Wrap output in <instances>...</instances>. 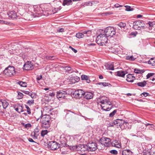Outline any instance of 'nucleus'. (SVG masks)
<instances>
[{
  "mask_svg": "<svg viewBox=\"0 0 155 155\" xmlns=\"http://www.w3.org/2000/svg\"><path fill=\"white\" fill-rule=\"evenodd\" d=\"M24 8L25 12L24 14V18L27 20H31L33 17H37L36 14L34 13V8L32 6L29 4L24 5Z\"/></svg>",
  "mask_w": 155,
  "mask_h": 155,
  "instance_id": "nucleus-1",
  "label": "nucleus"
},
{
  "mask_svg": "<svg viewBox=\"0 0 155 155\" xmlns=\"http://www.w3.org/2000/svg\"><path fill=\"white\" fill-rule=\"evenodd\" d=\"M21 7H23L21 5H16L15 7H13V8L15 11H11L9 12L8 13L9 18L12 19H17L18 18H19V16L17 15L16 11L18 12L20 10V9Z\"/></svg>",
  "mask_w": 155,
  "mask_h": 155,
  "instance_id": "nucleus-2",
  "label": "nucleus"
},
{
  "mask_svg": "<svg viewBox=\"0 0 155 155\" xmlns=\"http://www.w3.org/2000/svg\"><path fill=\"white\" fill-rule=\"evenodd\" d=\"M107 37L104 34H102L99 35L96 38V41L97 44L103 45V44L107 43Z\"/></svg>",
  "mask_w": 155,
  "mask_h": 155,
  "instance_id": "nucleus-3",
  "label": "nucleus"
},
{
  "mask_svg": "<svg viewBox=\"0 0 155 155\" xmlns=\"http://www.w3.org/2000/svg\"><path fill=\"white\" fill-rule=\"evenodd\" d=\"M15 73V68L13 66H9L6 68L4 71L3 74L6 76L11 77Z\"/></svg>",
  "mask_w": 155,
  "mask_h": 155,
  "instance_id": "nucleus-4",
  "label": "nucleus"
},
{
  "mask_svg": "<svg viewBox=\"0 0 155 155\" xmlns=\"http://www.w3.org/2000/svg\"><path fill=\"white\" fill-rule=\"evenodd\" d=\"M105 35L107 37H113L116 34L115 30L113 27H108L104 30Z\"/></svg>",
  "mask_w": 155,
  "mask_h": 155,
  "instance_id": "nucleus-5",
  "label": "nucleus"
},
{
  "mask_svg": "<svg viewBox=\"0 0 155 155\" xmlns=\"http://www.w3.org/2000/svg\"><path fill=\"white\" fill-rule=\"evenodd\" d=\"M41 122L43 126L46 128H48L49 127L50 119L48 117H43L41 119Z\"/></svg>",
  "mask_w": 155,
  "mask_h": 155,
  "instance_id": "nucleus-6",
  "label": "nucleus"
},
{
  "mask_svg": "<svg viewBox=\"0 0 155 155\" xmlns=\"http://www.w3.org/2000/svg\"><path fill=\"white\" fill-rule=\"evenodd\" d=\"M128 124L127 122L122 119H117L114 121V124L117 126H119L121 128H122L123 125H127Z\"/></svg>",
  "mask_w": 155,
  "mask_h": 155,
  "instance_id": "nucleus-7",
  "label": "nucleus"
},
{
  "mask_svg": "<svg viewBox=\"0 0 155 155\" xmlns=\"http://www.w3.org/2000/svg\"><path fill=\"white\" fill-rule=\"evenodd\" d=\"M97 144L95 143L92 142L87 144V149L90 151H94L97 150Z\"/></svg>",
  "mask_w": 155,
  "mask_h": 155,
  "instance_id": "nucleus-8",
  "label": "nucleus"
},
{
  "mask_svg": "<svg viewBox=\"0 0 155 155\" xmlns=\"http://www.w3.org/2000/svg\"><path fill=\"white\" fill-rule=\"evenodd\" d=\"M48 147L52 150H55L59 148L58 144L55 141H51L48 144Z\"/></svg>",
  "mask_w": 155,
  "mask_h": 155,
  "instance_id": "nucleus-9",
  "label": "nucleus"
},
{
  "mask_svg": "<svg viewBox=\"0 0 155 155\" xmlns=\"http://www.w3.org/2000/svg\"><path fill=\"white\" fill-rule=\"evenodd\" d=\"M34 68L33 65L31 62L28 61L23 66V69L26 70H31Z\"/></svg>",
  "mask_w": 155,
  "mask_h": 155,
  "instance_id": "nucleus-10",
  "label": "nucleus"
},
{
  "mask_svg": "<svg viewBox=\"0 0 155 155\" xmlns=\"http://www.w3.org/2000/svg\"><path fill=\"white\" fill-rule=\"evenodd\" d=\"M84 91L81 89H79L75 91L74 94V95L76 96V97L80 98L82 96L84 95Z\"/></svg>",
  "mask_w": 155,
  "mask_h": 155,
  "instance_id": "nucleus-11",
  "label": "nucleus"
},
{
  "mask_svg": "<svg viewBox=\"0 0 155 155\" xmlns=\"http://www.w3.org/2000/svg\"><path fill=\"white\" fill-rule=\"evenodd\" d=\"M67 94L65 91L60 90L57 92L56 97L58 98H64L65 95Z\"/></svg>",
  "mask_w": 155,
  "mask_h": 155,
  "instance_id": "nucleus-12",
  "label": "nucleus"
},
{
  "mask_svg": "<svg viewBox=\"0 0 155 155\" xmlns=\"http://www.w3.org/2000/svg\"><path fill=\"white\" fill-rule=\"evenodd\" d=\"M65 111H68L70 112L68 113H67V114L66 115L65 117L66 119L68 120H71L73 118L74 116V113L71 111L70 110H65Z\"/></svg>",
  "mask_w": 155,
  "mask_h": 155,
  "instance_id": "nucleus-13",
  "label": "nucleus"
},
{
  "mask_svg": "<svg viewBox=\"0 0 155 155\" xmlns=\"http://www.w3.org/2000/svg\"><path fill=\"white\" fill-rule=\"evenodd\" d=\"M83 96L85 98L87 99H89L93 98V94L91 92H84Z\"/></svg>",
  "mask_w": 155,
  "mask_h": 155,
  "instance_id": "nucleus-14",
  "label": "nucleus"
},
{
  "mask_svg": "<svg viewBox=\"0 0 155 155\" xmlns=\"http://www.w3.org/2000/svg\"><path fill=\"white\" fill-rule=\"evenodd\" d=\"M141 21H138L134 22L133 28L136 30H140V23Z\"/></svg>",
  "mask_w": 155,
  "mask_h": 155,
  "instance_id": "nucleus-15",
  "label": "nucleus"
},
{
  "mask_svg": "<svg viewBox=\"0 0 155 155\" xmlns=\"http://www.w3.org/2000/svg\"><path fill=\"white\" fill-rule=\"evenodd\" d=\"M104 138L103 145L105 147H109L111 143L110 139L106 137H104Z\"/></svg>",
  "mask_w": 155,
  "mask_h": 155,
  "instance_id": "nucleus-16",
  "label": "nucleus"
},
{
  "mask_svg": "<svg viewBox=\"0 0 155 155\" xmlns=\"http://www.w3.org/2000/svg\"><path fill=\"white\" fill-rule=\"evenodd\" d=\"M127 78L126 80L127 82H132L135 79V78L131 74H129L127 75Z\"/></svg>",
  "mask_w": 155,
  "mask_h": 155,
  "instance_id": "nucleus-17",
  "label": "nucleus"
},
{
  "mask_svg": "<svg viewBox=\"0 0 155 155\" xmlns=\"http://www.w3.org/2000/svg\"><path fill=\"white\" fill-rule=\"evenodd\" d=\"M78 147H79V148H81V150H80L81 151H84V150H83L82 149L83 148H87V145H85V144H80V145H79L77 147V146H73L72 147V148L73 149H77V148Z\"/></svg>",
  "mask_w": 155,
  "mask_h": 155,
  "instance_id": "nucleus-18",
  "label": "nucleus"
},
{
  "mask_svg": "<svg viewBox=\"0 0 155 155\" xmlns=\"http://www.w3.org/2000/svg\"><path fill=\"white\" fill-rule=\"evenodd\" d=\"M72 4L71 0H64L63 2V5L65 6V5H72Z\"/></svg>",
  "mask_w": 155,
  "mask_h": 155,
  "instance_id": "nucleus-19",
  "label": "nucleus"
},
{
  "mask_svg": "<svg viewBox=\"0 0 155 155\" xmlns=\"http://www.w3.org/2000/svg\"><path fill=\"white\" fill-rule=\"evenodd\" d=\"M0 104L2 105L4 109H6L9 105V103L5 101H0Z\"/></svg>",
  "mask_w": 155,
  "mask_h": 155,
  "instance_id": "nucleus-20",
  "label": "nucleus"
},
{
  "mask_svg": "<svg viewBox=\"0 0 155 155\" xmlns=\"http://www.w3.org/2000/svg\"><path fill=\"white\" fill-rule=\"evenodd\" d=\"M77 82L76 80H75V77H70L69 79L68 82L70 84H74Z\"/></svg>",
  "mask_w": 155,
  "mask_h": 155,
  "instance_id": "nucleus-21",
  "label": "nucleus"
},
{
  "mask_svg": "<svg viewBox=\"0 0 155 155\" xmlns=\"http://www.w3.org/2000/svg\"><path fill=\"white\" fill-rule=\"evenodd\" d=\"M117 75L119 76L124 77L125 76L126 73L124 71H119L117 72Z\"/></svg>",
  "mask_w": 155,
  "mask_h": 155,
  "instance_id": "nucleus-22",
  "label": "nucleus"
},
{
  "mask_svg": "<svg viewBox=\"0 0 155 155\" xmlns=\"http://www.w3.org/2000/svg\"><path fill=\"white\" fill-rule=\"evenodd\" d=\"M60 143L62 146L63 147H67L68 146L66 143V138H64L63 139H61L60 140Z\"/></svg>",
  "mask_w": 155,
  "mask_h": 155,
  "instance_id": "nucleus-23",
  "label": "nucleus"
},
{
  "mask_svg": "<svg viewBox=\"0 0 155 155\" xmlns=\"http://www.w3.org/2000/svg\"><path fill=\"white\" fill-rule=\"evenodd\" d=\"M112 145L118 148H120L121 147L120 144L118 142L117 140H115L113 142Z\"/></svg>",
  "mask_w": 155,
  "mask_h": 155,
  "instance_id": "nucleus-24",
  "label": "nucleus"
},
{
  "mask_svg": "<svg viewBox=\"0 0 155 155\" xmlns=\"http://www.w3.org/2000/svg\"><path fill=\"white\" fill-rule=\"evenodd\" d=\"M136 59V58H134L133 55H128L126 56V59L130 61H134Z\"/></svg>",
  "mask_w": 155,
  "mask_h": 155,
  "instance_id": "nucleus-25",
  "label": "nucleus"
},
{
  "mask_svg": "<svg viewBox=\"0 0 155 155\" xmlns=\"http://www.w3.org/2000/svg\"><path fill=\"white\" fill-rule=\"evenodd\" d=\"M148 64L152 66L155 65V58H151L148 61Z\"/></svg>",
  "mask_w": 155,
  "mask_h": 155,
  "instance_id": "nucleus-26",
  "label": "nucleus"
},
{
  "mask_svg": "<svg viewBox=\"0 0 155 155\" xmlns=\"http://www.w3.org/2000/svg\"><path fill=\"white\" fill-rule=\"evenodd\" d=\"M15 110L19 113L22 112L23 110V107L21 106H19L18 107L15 108Z\"/></svg>",
  "mask_w": 155,
  "mask_h": 155,
  "instance_id": "nucleus-27",
  "label": "nucleus"
},
{
  "mask_svg": "<svg viewBox=\"0 0 155 155\" xmlns=\"http://www.w3.org/2000/svg\"><path fill=\"white\" fill-rule=\"evenodd\" d=\"M146 84V82L145 81L143 82H138L137 83V84L138 86L140 87H144L145 86Z\"/></svg>",
  "mask_w": 155,
  "mask_h": 155,
  "instance_id": "nucleus-28",
  "label": "nucleus"
},
{
  "mask_svg": "<svg viewBox=\"0 0 155 155\" xmlns=\"http://www.w3.org/2000/svg\"><path fill=\"white\" fill-rule=\"evenodd\" d=\"M117 25L120 27V28H124L125 27H126V24L125 23L120 22Z\"/></svg>",
  "mask_w": 155,
  "mask_h": 155,
  "instance_id": "nucleus-29",
  "label": "nucleus"
},
{
  "mask_svg": "<svg viewBox=\"0 0 155 155\" xmlns=\"http://www.w3.org/2000/svg\"><path fill=\"white\" fill-rule=\"evenodd\" d=\"M76 37L78 38H83L84 37H85V36L82 33H78L76 34Z\"/></svg>",
  "mask_w": 155,
  "mask_h": 155,
  "instance_id": "nucleus-30",
  "label": "nucleus"
},
{
  "mask_svg": "<svg viewBox=\"0 0 155 155\" xmlns=\"http://www.w3.org/2000/svg\"><path fill=\"white\" fill-rule=\"evenodd\" d=\"M17 83L20 85L21 87H26L27 86V83L25 82L21 81H19Z\"/></svg>",
  "mask_w": 155,
  "mask_h": 155,
  "instance_id": "nucleus-31",
  "label": "nucleus"
},
{
  "mask_svg": "<svg viewBox=\"0 0 155 155\" xmlns=\"http://www.w3.org/2000/svg\"><path fill=\"white\" fill-rule=\"evenodd\" d=\"M91 31L90 30L87 31H85L83 32V34L86 36L87 37L89 36L91 34Z\"/></svg>",
  "mask_w": 155,
  "mask_h": 155,
  "instance_id": "nucleus-32",
  "label": "nucleus"
},
{
  "mask_svg": "<svg viewBox=\"0 0 155 155\" xmlns=\"http://www.w3.org/2000/svg\"><path fill=\"white\" fill-rule=\"evenodd\" d=\"M134 72L136 74H141L144 72V71L143 70H140L138 69H135L134 70Z\"/></svg>",
  "mask_w": 155,
  "mask_h": 155,
  "instance_id": "nucleus-33",
  "label": "nucleus"
},
{
  "mask_svg": "<svg viewBox=\"0 0 155 155\" xmlns=\"http://www.w3.org/2000/svg\"><path fill=\"white\" fill-rule=\"evenodd\" d=\"M103 100H104V101L105 103H107L109 105H112L111 102L110 101L108 98L106 97H104Z\"/></svg>",
  "mask_w": 155,
  "mask_h": 155,
  "instance_id": "nucleus-34",
  "label": "nucleus"
},
{
  "mask_svg": "<svg viewBox=\"0 0 155 155\" xmlns=\"http://www.w3.org/2000/svg\"><path fill=\"white\" fill-rule=\"evenodd\" d=\"M127 153H131V151L129 150H125L123 151L122 154V155H130L128 154H127Z\"/></svg>",
  "mask_w": 155,
  "mask_h": 155,
  "instance_id": "nucleus-35",
  "label": "nucleus"
},
{
  "mask_svg": "<svg viewBox=\"0 0 155 155\" xmlns=\"http://www.w3.org/2000/svg\"><path fill=\"white\" fill-rule=\"evenodd\" d=\"M125 7H126V10L127 11H132L134 9L133 8H131V7L128 5L125 6Z\"/></svg>",
  "mask_w": 155,
  "mask_h": 155,
  "instance_id": "nucleus-36",
  "label": "nucleus"
},
{
  "mask_svg": "<svg viewBox=\"0 0 155 155\" xmlns=\"http://www.w3.org/2000/svg\"><path fill=\"white\" fill-rule=\"evenodd\" d=\"M145 125L146 126H147L148 125H150L151 126L150 128H149V129L150 130H152V129L151 128H153L155 130V126H154L153 124H151L149 123L147 124H145Z\"/></svg>",
  "mask_w": 155,
  "mask_h": 155,
  "instance_id": "nucleus-37",
  "label": "nucleus"
},
{
  "mask_svg": "<svg viewBox=\"0 0 155 155\" xmlns=\"http://www.w3.org/2000/svg\"><path fill=\"white\" fill-rule=\"evenodd\" d=\"M81 78L82 80L86 81L89 77L87 75H82L81 76Z\"/></svg>",
  "mask_w": 155,
  "mask_h": 155,
  "instance_id": "nucleus-38",
  "label": "nucleus"
},
{
  "mask_svg": "<svg viewBox=\"0 0 155 155\" xmlns=\"http://www.w3.org/2000/svg\"><path fill=\"white\" fill-rule=\"evenodd\" d=\"M117 112V110H115L109 114V117H113Z\"/></svg>",
  "mask_w": 155,
  "mask_h": 155,
  "instance_id": "nucleus-39",
  "label": "nucleus"
},
{
  "mask_svg": "<svg viewBox=\"0 0 155 155\" xmlns=\"http://www.w3.org/2000/svg\"><path fill=\"white\" fill-rule=\"evenodd\" d=\"M48 133L47 130H42L41 133V136L42 137H44V136L46 134Z\"/></svg>",
  "mask_w": 155,
  "mask_h": 155,
  "instance_id": "nucleus-40",
  "label": "nucleus"
},
{
  "mask_svg": "<svg viewBox=\"0 0 155 155\" xmlns=\"http://www.w3.org/2000/svg\"><path fill=\"white\" fill-rule=\"evenodd\" d=\"M148 24H149V27H153L155 25V22L153 21V22H151L150 21L148 22Z\"/></svg>",
  "mask_w": 155,
  "mask_h": 155,
  "instance_id": "nucleus-41",
  "label": "nucleus"
},
{
  "mask_svg": "<svg viewBox=\"0 0 155 155\" xmlns=\"http://www.w3.org/2000/svg\"><path fill=\"white\" fill-rule=\"evenodd\" d=\"M39 131L38 129V128H36L34 130V135L35 136H36L37 137V136L38 135V133Z\"/></svg>",
  "mask_w": 155,
  "mask_h": 155,
  "instance_id": "nucleus-42",
  "label": "nucleus"
},
{
  "mask_svg": "<svg viewBox=\"0 0 155 155\" xmlns=\"http://www.w3.org/2000/svg\"><path fill=\"white\" fill-rule=\"evenodd\" d=\"M23 94L21 92H19L18 93V95L17 96L18 98L20 99L22 98L23 97Z\"/></svg>",
  "mask_w": 155,
  "mask_h": 155,
  "instance_id": "nucleus-43",
  "label": "nucleus"
},
{
  "mask_svg": "<svg viewBox=\"0 0 155 155\" xmlns=\"http://www.w3.org/2000/svg\"><path fill=\"white\" fill-rule=\"evenodd\" d=\"M145 27V24L144 23V22L143 21H141V23H140V29H141V28H144Z\"/></svg>",
  "mask_w": 155,
  "mask_h": 155,
  "instance_id": "nucleus-44",
  "label": "nucleus"
},
{
  "mask_svg": "<svg viewBox=\"0 0 155 155\" xmlns=\"http://www.w3.org/2000/svg\"><path fill=\"white\" fill-rule=\"evenodd\" d=\"M34 103V100L32 99L31 100H28L27 102V104L28 105H31Z\"/></svg>",
  "mask_w": 155,
  "mask_h": 155,
  "instance_id": "nucleus-45",
  "label": "nucleus"
},
{
  "mask_svg": "<svg viewBox=\"0 0 155 155\" xmlns=\"http://www.w3.org/2000/svg\"><path fill=\"white\" fill-rule=\"evenodd\" d=\"M32 98H35L36 97V94L35 93H30V94L29 95Z\"/></svg>",
  "mask_w": 155,
  "mask_h": 155,
  "instance_id": "nucleus-46",
  "label": "nucleus"
},
{
  "mask_svg": "<svg viewBox=\"0 0 155 155\" xmlns=\"http://www.w3.org/2000/svg\"><path fill=\"white\" fill-rule=\"evenodd\" d=\"M110 153L113 154L114 155H116L117 153V151L116 150H112L110 151Z\"/></svg>",
  "mask_w": 155,
  "mask_h": 155,
  "instance_id": "nucleus-47",
  "label": "nucleus"
},
{
  "mask_svg": "<svg viewBox=\"0 0 155 155\" xmlns=\"http://www.w3.org/2000/svg\"><path fill=\"white\" fill-rule=\"evenodd\" d=\"M154 74L153 73H148L147 75V79L149 78L150 77L153 76L154 75Z\"/></svg>",
  "mask_w": 155,
  "mask_h": 155,
  "instance_id": "nucleus-48",
  "label": "nucleus"
},
{
  "mask_svg": "<svg viewBox=\"0 0 155 155\" xmlns=\"http://www.w3.org/2000/svg\"><path fill=\"white\" fill-rule=\"evenodd\" d=\"M64 69L66 71H70L71 70V68L70 66H66L64 68Z\"/></svg>",
  "mask_w": 155,
  "mask_h": 155,
  "instance_id": "nucleus-49",
  "label": "nucleus"
},
{
  "mask_svg": "<svg viewBox=\"0 0 155 155\" xmlns=\"http://www.w3.org/2000/svg\"><path fill=\"white\" fill-rule=\"evenodd\" d=\"M25 107L27 109V112L28 114L31 113V110L29 107L27 105H25Z\"/></svg>",
  "mask_w": 155,
  "mask_h": 155,
  "instance_id": "nucleus-50",
  "label": "nucleus"
},
{
  "mask_svg": "<svg viewBox=\"0 0 155 155\" xmlns=\"http://www.w3.org/2000/svg\"><path fill=\"white\" fill-rule=\"evenodd\" d=\"M104 137H102L100 139V140L99 141V142L103 145V143H104Z\"/></svg>",
  "mask_w": 155,
  "mask_h": 155,
  "instance_id": "nucleus-51",
  "label": "nucleus"
},
{
  "mask_svg": "<svg viewBox=\"0 0 155 155\" xmlns=\"http://www.w3.org/2000/svg\"><path fill=\"white\" fill-rule=\"evenodd\" d=\"M141 95V96H142V95H143L144 97H146L149 95V94L147 92H144L142 93Z\"/></svg>",
  "mask_w": 155,
  "mask_h": 155,
  "instance_id": "nucleus-52",
  "label": "nucleus"
},
{
  "mask_svg": "<svg viewBox=\"0 0 155 155\" xmlns=\"http://www.w3.org/2000/svg\"><path fill=\"white\" fill-rule=\"evenodd\" d=\"M108 68L109 70H114V67L113 65L110 64V65H109L108 67Z\"/></svg>",
  "mask_w": 155,
  "mask_h": 155,
  "instance_id": "nucleus-53",
  "label": "nucleus"
},
{
  "mask_svg": "<svg viewBox=\"0 0 155 155\" xmlns=\"http://www.w3.org/2000/svg\"><path fill=\"white\" fill-rule=\"evenodd\" d=\"M111 52L114 53L115 54H116L118 53V51H116V50L114 51V48H111Z\"/></svg>",
  "mask_w": 155,
  "mask_h": 155,
  "instance_id": "nucleus-54",
  "label": "nucleus"
},
{
  "mask_svg": "<svg viewBox=\"0 0 155 155\" xmlns=\"http://www.w3.org/2000/svg\"><path fill=\"white\" fill-rule=\"evenodd\" d=\"M42 78V76L41 75H40L39 76L38 75L36 77V79L37 81H38L41 79Z\"/></svg>",
  "mask_w": 155,
  "mask_h": 155,
  "instance_id": "nucleus-55",
  "label": "nucleus"
},
{
  "mask_svg": "<svg viewBox=\"0 0 155 155\" xmlns=\"http://www.w3.org/2000/svg\"><path fill=\"white\" fill-rule=\"evenodd\" d=\"M54 57L53 56H48L47 57V59H48L49 60H54Z\"/></svg>",
  "mask_w": 155,
  "mask_h": 155,
  "instance_id": "nucleus-56",
  "label": "nucleus"
},
{
  "mask_svg": "<svg viewBox=\"0 0 155 155\" xmlns=\"http://www.w3.org/2000/svg\"><path fill=\"white\" fill-rule=\"evenodd\" d=\"M31 124H29V123H28V124H25V128H28V127H31Z\"/></svg>",
  "mask_w": 155,
  "mask_h": 155,
  "instance_id": "nucleus-57",
  "label": "nucleus"
},
{
  "mask_svg": "<svg viewBox=\"0 0 155 155\" xmlns=\"http://www.w3.org/2000/svg\"><path fill=\"white\" fill-rule=\"evenodd\" d=\"M0 23L7 24L8 23V22L6 21H3L2 20H1V21H0Z\"/></svg>",
  "mask_w": 155,
  "mask_h": 155,
  "instance_id": "nucleus-58",
  "label": "nucleus"
},
{
  "mask_svg": "<svg viewBox=\"0 0 155 155\" xmlns=\"http://www.w3.org/2000/svg\"><path fill=\"white\" fill-rule=\"evenodd\" d=\"M113 13L111 12H105L103 13V14L104 15H111L113 14Z\"/></svg>",
  "mask_w": 155,
  "mask_h": 155,
  "instance_id": "nucleus-59",
  "label": "nucleus"
},
{
  "mask_svg": "<svg viewBox=\"0 0 155 155\" xmlns=\"http://www.w3.org/2000/svg\"><path fill=\"white\" fill-rule=\"evenodd\" d=\"M103 86H108L109 85H110L109 83L107 82H103Z\"/></svg>",
  "mask_w": 155,
  "mask_h": 155,
  "instance_id": "nucleus-60",
  "label": "nucleus"
},
{
  "mask_svg": "<svg viewBox=\"0 0 155 155\" xmlns=\"http://www.w3.org/2000/svg\"><path fill=\"white\" fill-rule=\"evenodd\" d=\"M69 48H71V50L75 53H76L77 52V51L74 49V48H73L71 46H70L69 47Z\"/></svg>",
  "mask_w": 155,
  "mask_h": 155,
  "instance_id": "nucleus-61",
  "label": "nucleus"
},
{
  "mask_svg": "<svg viewBox=\"0 0 155 155\" xmlns=\"http://www.w3.org/2000/svg\"><path fill=\"white\" fill-rule=\"evenodd\" d=\"M22 92L26 94H28V95H29V94H30V93L28 91H23Z\"/></svg>",
  "mask_w": 155,
  "mask_h": 155,
  "instance_id": "nucleus-62",
  "label": "nucleus"
},
{
  "mask_svg": "<svg viewBox=\"0 0 155 155\" xmlns=\"http://www.w3.org/2000/svg\"><path fill=\"white\" fill-rule=\"evenodd\" d=\"M114 125H116V124H114V121L113 123H110L108 124V127H113L114 126Z\"/></svg>",
  "mask_w": 155,
  "mask_h": 155,
  "instance_id": "nucleus-63",
  "label": "nucleus"
},
{
  "mask_svg": "<svg viewBox=\"0 0 155 155\" xmlns=\"http://www.w3.org/2000/svg\"><path fill=\"white\" fill-rule=\"evenodd\" d=\"M114 6L115 7V8H119V7H122V6L120 5L119 4H115L114 5Z\"/></svg>",
  "mask_w": 155,
  "mask_h": 155,
  "instance_id": "nucleus-64",
  "label": "nucleus"
}]
</instances>
